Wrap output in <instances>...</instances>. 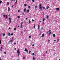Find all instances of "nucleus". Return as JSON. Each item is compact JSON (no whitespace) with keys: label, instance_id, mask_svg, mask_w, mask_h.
Masks as SVG:
<instances>
[{"label":"nucleus","instance_id":"nucleus-1","mask_svg":"<svg viewBox=\"0 0 60 60\" xmlns=\"http://www.w3.org/2000/svg\"><path fill=\"white\" fill-rule=\"evenodd\" d=\"M41 4H40L39 5V8H40V10H42V7H41Z\"/></svg>","mask_w":60,"mask_h":60},{"label":"nucleus","instance_id":"nucleus-2","mask_svg":"<svg viewBox=\"0 0 60 60\" xmlns=\"http://www.w3.org/2000/svg\"><path fill=\"white\" fill-rule=\"evenodd\" d=\"M21 27H20V28H23V22H22L21 23Z\"/></svg>","mask_w":60,"mask_h":60},{"label":"nucleus","instance_id":"nucleus-3","mask_svg":"<svg viewBox=\"0 0 60 60\" xmlns=\"http://www.w3.org/2000/svg\"><path fill=\"white\" fill-rule=\"evenodd\" d=\"M25 51H26L27 53H28V50L26 49V48H25L24 50Z\"/></svg>","mask_w":60,"mask_h":60},{"label":"nucleus","instance_id":"nucleus-4","mask_svg":"<svg viewBox=\"0 0 60 60\" xmlns=\"http://www.w3.org/2000/svg\"><path fill=\"white\" fill-rule=\"evenodd\" d=\"M8 18V19L9 20V22H10V23H11V18L10 17H9Z\"/></svg>","mask_w":60,"mask_h":60},{"label":"nucleus","instance_id":"nucleus-5","mask_svg":"<svg viewBox=\"0 0 60 60\" xmlns=\"http://www.w3.org/2000/svg\"><path fill=\"white\" fill-rule=\"evenodd\" d=\"M56 10H57V11H59V8H57L56 9Z\"/></svg>","mask_w":60,"mask_h":60},{"label":"nucleus","instance_id":"nucleus-6","mask_svg":"<svg viewBox=\"0 0 60 60\" xmlns=\"http://www.w3.org/2000/svg\"><path fill=\"white\" fill-rule=\"evenodd\" d=\"M43 36H44V34H42V35L41 36V37H43Z\"/></svg>","mask_w":60,"mask_h":60},{"label":"nucleus","instance_id":"nucleus-7","mask_svg":"<svg viewBox=\"0 0 60 60\" xmlns=\"http://www.w3.org/2000/svg\"><path fill=\"white\" fill-rule=\"evenodd\" d=\"M49 7L48 6L46 7V9H49Z\"/></svg>","mask_w":60,"mask_h":60},{"label":"nucleus","instance_id":"nucleus-8","mask_svg":"<svg viewBox=\"0 0 60 60\" xmlns=\"http://www.w3.org/2000/svg\"><path fill=\"white\" fill-rule=\"evenodd\" d=\"M8 11H10V8L9 7H8Z\"/></svg>","mask_w":60,"mask_h":60},{"label":"nucleus","instance_id":"nucleus-9","mask_svg":"<svg viewBox=\"0 0 60 60\" xmlns=\"http://www.w3.org/2000/svg\"><path fill=\"white\" fill-rule=\"evenodd\" d=\"M19 49H18V50H17V53H19Z\"/></svg>","mask_w":60,"mask_h":60},{"label":"nucleus","instance_id":"nucleus-10","mask_svg":"<svg viewBox=\"0 0 60 60\" xmlns=\"http://www.w3.org/2000/svg\"><path fill=\"white\" fill-rule=\"evenodd\" d=\"M47 17H46V18H47V19H49V16H48V15H46Z\"/></svg>","mask_w":60,"mask_h":60},{"label":"nucleus","instance_id":"nucleus-11","mask_svg":"<svg viewBox=\"0 0 60 60\" xmlns=\"http://www.w3.org/2000/svg\"><path fill=\"white\" fill-rule=\"evenodd\" d=\"M9 4V2H7V5H8Z\"/></svg>","mask_w":60,"mask_h":60},{"label":"nucleus","instance_id":"nucleus-12","mask_svg":"<svg viewBox=\"0 0 60 60\" xmlns=\"http://www.w3.org/2000/svg\"><path fill=\"white\" fill-rule=\"evenodd\" d=\"M29 10H28L27 11V13H29Z\"/></svg>","mask_w":60,"mask_h":60},{"label":"nucleus","instance_id":"nucleus-13","mask_svg":"<svg viewBox=\"0 0 60 60\" xmlns=\"http://www.w3.org/2000/svg\"><path fill=\"white\" fill-rule=\"evenodd\" d=\"M38 29H40V26L39 25H38Z\"/></svg>","mask_w":60,"mask_h":60},{"label":"nucleus","instance_id":"nucleus-14","mask_svg":"<svg viewBox=\"0 0 60 60\" xmlns=\"http://www.w3.org/2000/svg\"><path fill=\"white\" fill-rule=\"evenodd\" d=\"M53 37H55V36H56V35H55V34H53Z\"/></svg>","mask_w":60,"mask_h":60},{"label":"nucleus","instance_id":"nucleus-15","mask_svg":"<svg viewBox=\"0 0 60 60\" xmlns=\"http://www.w3.org/2000/svg\"><path fill=\"white\" fill-rule=\"evenodd\" d=\"M23 11L24 12H25L26 11V8H25L23 10Z\"/></svg>","mask_w":60,"mask_h":60},{"label":"nucleus","instance_id":"nucleus-16","mask_svg":"<svg viewBox=\"0 0 60 60\" xmlns=\"http://www.w3.org/2000/svg\"><path fill=\"white\" fill-rule=\"evenodd\" d=\"M28 8L29 9H30V8H31V7L30 6H29L28 7Z\"/></svg>","mask_w":60,"mask_h":60},{"label":"nucleus","instance_id":"nucleus-17","mask_svg":"<svg viewBox=\"0 0 60 60\" xmlns=\"http://www.w3.org/2000/svg\"><path fill=\"white\" fill-rule=\"evenodd\" d=\"M33 60H35V58H34V57H33Z\"/></svg>","mask_w":60,"mask_h":60},{"label":"nucleus","instance_id":"nucleus-18","mask_svg":"<svg viewBox=\"0 0 60 60\" xmlns=\"http://www.w3.org/2000/svg\"><path fill=\"white\" fill-rule=\"evenodd\" d=\"M0 50L1 51H2V48H0Z\"/></svg>","mask_w":60,"mask_h":60},{"label":"nucleus","instance_id":"nucleus-19","mask_svg":"<svg viewBox=\"0 0 60 60\" xmlns=\"http://www.w3.org/2000/svg\"><path fill=\"white\" fill-rule=\"evenodd\" d=\"M0 44H1V40L0 39Z\"/></svg>","mask_w":60,"mask_h":60},{"label":"nucleus","instance_id":"nucleus-20","mask_svg":"<svg viewBox=\"0 0 60 60\" xmlns=\"http://www.w3.org/2000/svg\"><path fill=\"white\" fill-rule=\"evenodd\" d=\"M8 35L9 36H10V35H11V34H10V33H9Z\"/></svg>","mask_w":60,"mask_h":60},{"label":"nucleus","instance_id":"nucleus-21","mask_svg":"<svg viewBox=\"0 0 60 60\" xmlns=\"http://www.w3.org/2000/svg\"><path fill=\"white\" fill-rule=\"evenodd\" d=\"M16 30V28H15L14 29V31H15V30Z\"/></svg>","mask_w":60,"mask_h":60},{"label":"nucleus","instance_id":"nucleus-22","mask_svg":"<svg viewBox=\"0 0 60 60\" xmlns=\"http://www.w3.org/2000/svg\"><path fill=\"white\" fill-rule=\"evenodd\" d=\"M24 5V6H26L27 5L26 4H25Z\"/></svg>","mask_w":60,"mask_h":60},{"label":"nucleus","instance_id":"nucleus-23","mask_svg":"<svg viewBox=\"0 0 60 60\" xmlns=\"http://www.w3.org/2000/svg\"><path fill=\"white\" fill-rule=\"evenodd\" d=\"M3 17H5V15H3Z\"/></svg>","mask_w":60,"mask_h":60},{"label":"nucleus","instance_id":"nucleus-24","mask_svg":"<svg viewBox=\"0 0 60 60\" xmlns=\"http://www.w3.org/2000/svg\"><path fill=\"white\" fill-rule=\"evenodd\" d=\"M31 35H30V36L29 37V38H31Z\"/></svg>","mask_w":60,"mask_h":60},{"label":"nucleus","instance_id":"nucleus-25","mask_svg":"<svg viewBox=\"0 0 60 60\" xmlns=\"http://www.w3.org/2000/svg\"><path fill=\"white\" fill-rule=\"evenodd\" d=\"M2 2V1L0 0V4H1Z\"/></svg>","mask_w":60,"mask_h":60},{"label":"nucleus","instance_id":"nucleus-26","mask_svg":"<svg viewBox=\"0 0 60 60\" xmlns=\"http://www.w3.org/2000/svg\"><path fill=\"white\" fill-rule=\"evenodd\" d=\"M32 1L33 2H35L34 0H32Z\"/></svg>","mask_w":60,"mask_h":60},{"label":"nucleus","instance_id":"nucleus-27","mask_svg":"<svg viewBox=\"0 0 60 60\" xmlns=\"http://www.w3.org/2000/svg\"><path fill=\"white\" fill-rule=\"evenodd\" d=\"M44 20H45V19L44 18L43 20V21H44Z\"/></svg>","mask_w":60,"mask_h":60},{"label":"nucleus","instance_id":"nucleus-28","mask_svg":"<svg viewBox=\"0 0 60 60\" xmlns=\"http://www.w3.org/2000/svg\"><path fill=\"white\" fill-rule=\"evenodd\" d=\"M6 18L7 19H8V17H7V15L6 16Z\"/></svg>","mask_w":60,"mask_h":60},{"label":"nucleus","instance_id":"nucleus-29","mask_svg":"<svg viewBox=\"0 0 60 60\" xmlns=\"http://www.w3.org/2000/svg\"><path fill=\"white\" fill-rule=\"evenodd\" d=\"M43 9H45V7H43Z\"/></svg>","mask_w":60,"mask_h":60},{"label":"nucleus","instance_id":"nucleus-30","mask_svg":"<svg viewBox=\"0 0 60 60\" xmlns=\"http://www.w3.org/2000/svg\"><path fill=\"white\" fill-rule=\"evenodd\" d=\"M29 23H31V21L30 20H29Z\"/></svg>","mask_w":60,"mask_h":60},{"label":"nucleus","instance_id":"nucleus-31","mask_svg":"<svg viewBox=\"0 0 60 60\" xmlns=\"http://www.w3.org/2000/svg\"><path fill=\"white\" fill-rule=\"evenodd\" d=\"M20 17L19 16H18L17 17L18 18H19Z\"/></svg>","mask_w":60,"mask_h":60},{"label":"nucleus","instance_id":"nucleus-32","mask_svg":"<svg viewBox=\"0 0 60 60\" xmlns=\"http://www.w3.org/2000/svg\"><path fill=\"white\" fill-rule=\"evenodd\" d=\"M5 35V34L4 33L3 34V36H4Z\"/></svg>","mask_w":60,"mask_h":60},{"label":"nucleus","instance_id":"nucleus-33","mask_svg":"<svg viewBox=\"0 0 60 60\" xmlns=\"http://www.w3.org/2000/svg\"><path fill=\"white\" fill-rule=\"evenodd\" d=\"M33 55V56H34V55L35 54L34 53H33L32 54Z\"/></svg>","mask_w":60,"mask_h":60},{"label":"nucleus","instance_id":"nucleus-34","mask_svg":"<svg viewBox=\"0 0 60 60\" xmlns=\"http://www.w3.org/2000/svg\"><path fill=\"white\" fill-rule=\"evenodd\" d=\"M32 22H33V21H34V19H32Z\"/></svg>","mask_w":60,"mask_h":60},{"label":"nucleus","instance_id":"nucleus-35","mask_svg":"<svg viewBox=\"0 0 60 60\" xmlns=\"http://www.w3.org/2000/svg\"><path fill=\"white\" fill-rule=\"evenodd\" d=\"M34 44H33L32 45V47H34Z\"/></svg>","mask_w":60,"mask_h":60},{"label":"nucleus","instance_id":"nucleus-36","mask_svg":"<svg viewBox=\"0 0 60 60\" xmlns=\"http://www.w3.org/2000/svg\"><path fill=\"white\" fill-rule=\"evenodd\" d=\"M11 35H13V33H12L11 34Z\"/></svg>","mask_w":60,"mask_h":60},{"label":"nucleus","instance_id":"nucleus-37","mask_svg":"<svg viewBox=\"0 0 60 60\" xmlns=\"http://www.w3.org/2000/svg\"><path fill=\"white\" fill-rule=\"evenodd\" d=\"M31 51H30L29 52V54L30 53H31Z\"/></svg>","mask_w":60,"mask_h":60},{"label":"nucleus","instance_id":"nucleus-38","mask_svg":"<svg viewBox=\"0 0 60 60\" xmlns=\"http://www.w3.org/2000/svg\"><path fill=\"white\" fill-rule=\"evenodd\" d=\"M49 33V35L50 34H51V32H50Z\"/></svg>","mask_w":60,"mask_h":60},{"label":"nucleus","instance_id":"nucleus-39","mask_svg":"<svg viewBox=\"0 0 60 60\" xmlns=\"http://www.w3.org/2000/svg\"><path fill=\"white\" fill-rule=\"evenodd\" d=\"M35 8H37V6H35Z\"/></svg>","mask_w":60,"mask_h":60},{"label":"nucleus","instance_id":"nucleus-40","mask_svg":"<svg viewBox=\"0 0 60 60\" xmlns=\"http://www.w3.org/2000/svg\"><path fill=\"white\" fill-rule=\"evenodd\" d=\"M34 28H35V24L34 25Z\"/></svg>","mask_w":60,"mask_h":60},{"label":"nucleus","instance_id":"nucleus-41","mask_svg":"<svg viewBox=\"0 0 60 60\" xmlns=\"http://www.w3.org/2000/svg\"><path fill=\"white\" fill-rule=\"evenodd\" d=\"M27 18H26L25 19L26 20H27Z\"/></svg>","mask_w":60,"mask_h":60},{"label":"nucleus","instance_id":"nucleus-42","mask_svg":"<svg viewBox=\"0 0 60 60\" xmlns=\"http://www.w3.org/2000/svg\"><path fill=\"white\" fill-rule=\"evenodd\" d=\"M19 11H20L19 10L18 11V12H19Z\"/></svg>","mask_w":60,"mask_h":60},{"label":"nucleus","instance_id":"nucleus-43","mask_svg":"<svg viewBox=\"0 0 60 60\" xmlns=\"http://www.w3.org/2000/svg\"><path fill=\"white\" fill-rule=\"evenodd\" d=\"M17 3V1L16 0V2H15V4H16V3Z\"/></svg>","mask_w":60,"mask_h":60},{"label":"nucleus","instance_id":"nucleus-44","mask_svg":"<svg viewBox=\"0 0 60 60\" xmlns=\"http://www.w3.org/2000/svg\"><path fill=\"white\" fill-rule=\"evenodd\" d=\"M4 54H6V52H4Z\"/></svg>","mask_w":60,"mask_h":60},{"label":"nucleus","instance_id":"nucleus-45","mask_svg":"<svg viewBox=\"0 0 60 60\" xmlns=\"http://www.w3.org/2000/svg\"><path fill=\"white\" fill-rule=\"evenodd\" d=\"M51 32V30H50L49 31V33L50 32Z\"/></svg>","mask_w":60,"mask_h":60},{"label":"nucleus","instance_id":"nucleus-46","mask_svg":"<svg viewBox=\"0 0 60 60\" xmlns=\"http://www.w3.org/2000/svg\"><path fill=\"white\" fill-rule=\"evenodd\" d=\"M9 29H11V27H10L9 28Z\"/></svg>","mask_w":60,"mask_h":60},{"label":"nucleus","instance_id":"nucleus-47","mask_svg":"<svg viewBox=\"0 0 60 60\" xmlns=\"http://www.w3.org/2000/svg\"><path fill=\"white\" fill-rule=\"evenodd\" d=\"M25 57H23V59H25Z\"/></svg>","mask_w":60,"mask_h":60},{"label":"nucleus","instance_id":"nucleus-48","mask_svg":"<svg viewBox=\"0 0 60 60\" xmlns=\"http://www.w3.org/2000/svg\"><path fill=\"white\" fill-rule=\"evenodd\" d=\"M22 15H24V13H22Z\"/></svg>","mask_w":60,"mask_h":60},{"label":"nucleus","instance_id":"nucleus-49","mask_svg":"<svg viewBox=\"0 0 60 60\" xmlns=\"http://www.w3.org/2000/svg\"><path fill=\"white\" fill-rule=\"evenodd\" d=\"M15 44H16V42H15V43H14V44L15 45Z\"/></svg>","mask_w":60,"mask_h":60},{"label":"nucleus","instance_id":"nucleus-50","mask_svg":"<svg viewBox=\"0 0 60 60\" xmlns=\"http://www.w3.org/2000/svg\"><path fill=\"white\" fill-rule=\"evenodd\" d=\"M8 38V37H6V39H7Z\"/></svg>","mask_w":60,"mask_h":60},{"label":"nucleus","instance_id":"nucleus-51","mask_svg":"<svg viewBox=\"0 0 60 60\" xmlns=\"http://www.w3.org/2000/svg\"><path fill=\"white\" fill-rule=\"evenodd\" d=\"M54 41H56V40H54Z\"/></svg>","mask_w":60,"mask_h":60},{"label":"nucleus","instance_id":"nucleus-52","mask_svg":"<svg viewBox=\"0 0 60 60\" xmlns=\"http://www.w3.org/2000/svg\"><path fill=\"white\" fill-rule=\"evenodd\" d=\"M19 27V26H18V27Z\"/></svg>","mask_w":60,"mask_h":60},{"label":"nucleus","instance_id":"nucleus-53","mask_svg":"<svg viewBox=\"0 0 60 60\" xmlns=\"http://www.w3.org/2000/svg\"><path fill=\"white\" fill-rule=\"evenodd\" d=\"M11 41H12V40H11V41H10V42H11Z\"/></svg>","mask_w":60,"mask_h":60},{"label":"nucleus","instance_id":"nucleus-54","mask_svg":"<svg viewBox=\"0 0 60 60\" xmlns=\"http://www.w3.org/2000/svg\"><path fill=\"white\" fill-rule=\"evenodd\" d=\"M2 60V59H1V58H0V60Z\"/></svg>","mask_w":60,"mask_h":60},{"label":"nucleus","instance_id":"nucleus-55","mask_svg":"<svg viewBox=\"0 0 60 60\" xmlns=\"http://www.w3.org/2000/svg\"><path fill=\"white\" fill-rule=\"evenodd\" d=\"M15 50H16V48H15Z\"/></svg>","mask_w":60,"mask_h":60},{"label":"nucleus","instance_id":"nucleus-56","mask_svg":"<svg viewBox=\"0 0 60 60\" xmlns=\"http://www.w3.org/2000/svg\"><path fill=\"white\" fill-rule=\"evenodd\" d=\"M48 41H50V40H48Z\"/></svg>","mask_w":60,"mask_h":60},{"label":"nucleus","instance_id":"nucleus-57","mask_svg":"<svg viewBox=\"0 0 60 60\" xmlns=\"http://www.w3.org/2000/svg\"><path fill=\"white\" fill-rule=\"evenodd\" d=\"M8 42H10V41H9Z\"/></svg>","mask_w":60,"mask_h":60},{"label":"nucleus","instance_id":"nucleus-58","mask_svg":"<svg viewBox=\"0 0 60 60\" xmlns=\"http://www.w3.org/2000/svg\"><path fill=\"white\" fill-rule=\"evenodd\" d=\"M13 6H12V8H13Z\"/></svg>","mask_w":60,"mask_h":60},{"label":"nucleus","instance_id":"nucleus-59","mask_svg":"<svg viewBox=\"0 0 60 60\" xmlns=\"http://www.w3.org/2000/svg\"><path fill=\"white\" fill-rule=\"evenodd\" d=\"M47 52H48V51H46V53H47Z\"/></svg>","mask_w":60,"mask_h":60},{"label":"nucleus","instance_id":"nucleus-60","mask_svg":"<svg viewBox=\"0 0 60 60\" xmlns=\"http://www.w3.org/2000/svg\"><path fill=\"white\" fill-rule=\"evenodd\" d=\"M8 16H10V15H8Z\"/></svg>","mask_w":60,"mask_h":60},{"label":"nucleus","instance_id":"nucleus-61","mask_svg":"<svg viewBox=\"0 0 60 60\" xmlns=\"http://www.w3.org/2000/svg\"><path fill=\"white\" fill-rule=\"evenodd\" d=\"M20 54V52H19V54Z\"/></svg>","mask_w":60,"mask_h":60},{"label":"nucleus","instance_id":"nucleus-62","mask_svg":"<svg viewBox=\"0 0 60 60\" xmlns=\"http://www.w3.org/2000/svg\"><path fill=\"white\" fill-rule=\"evenodd\" d=\"M0 47H1V49H2V47H1V46Z\"/></svg>","mask_w":60,"mask_h":60},{"label":"nucleus","instance_id":"nucleus-63","mask_svg":"<svg viewBox=\"0 0 60 60\" xmlns=\"http://www.w3.org/2000/svg\"><path fill=\"white\" fill-rule=\"evenodd\" d=\"M18 56H19V54H18Z\"/></svg>","mask_w":60,"mask_h":60},{"label":"nucleus","instance_id":"nucleus-64","mask_svg":"<svg viewBox=\"0 0 60 60\" xmlns=\"http://www.w3.org/2000/svg\"><path fill=\"white\" fill-rule=\"evenodd\" d=\"M59 27L60 28V26H59Z\"/></svg>","mask_w":60,"mask_h":60}]
</instances>
